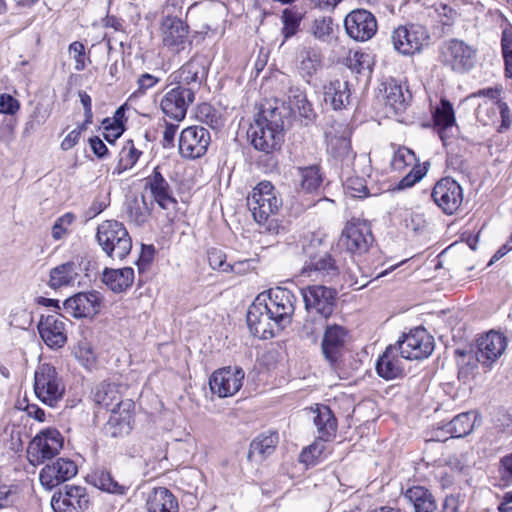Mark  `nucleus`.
Returning a JSON list of instances; mask_svg holds the SVG:
<instances>
[{"label":"nucleus","mask_w":512,"mask_h":512,"mask_svg":"<svg viewBox=\"0 0 512 512\" xmlns=\"http://www.w3.org/2000/svg\"><path fill=\"white\" fill-rule=\"evenodd\" d=\"M247 205L255 221L263 227L265 232L277 235L284 231V227L276 218L282 200L271 182L262 181L254 187L247 197Z\"/></svg>","instance_id":"obj_1"},{"label":"nucleus","mask_w":512,"mask_h":512,"mask_svg":"<svg viewBox=\"0 0 512 512\" xmlns=\"http://www.w3.org/2000/svg\"><path fill=\"white\" fill-rule=\"evenodd\" d=\"M302 251L306 256L302 274L315 276L325 281H331L339 273V266L326 249L323 238L317 233H309L303 238Z\"/></svg>","instance_id":"obj_2"},{"label":"nucleus","mask_w":512,"mask_h":512,"mask_svg":"<svg viewBox=\"0 0 512 512\" xmlns=\"http://www.w3.org/2000/svg\"><path fill=\"white\" fill-rule=\"evenodd\" d=\"M248 137L256 150L271 154L281 148L284 141L283 120L280 113L271 110L263 112L254 123L250 125Z\"/></svg>","instance_id":"obj_3"},{"label":"nucleus","mask_w":512,"mask_h":512,"mask_svg":"<svg viewBox=\"0 0 512 512\" xmlns=\"http://www.w3.org/2000/svg\"><path fill=\"white\" fill-rule=\"evenodd\" d=\"M98 244L112 260H123L132 249V240L125 226L116 220H107L97 228Z\"/></svg>","instance_id":"obj_4"},{"label":"nucleus","mask_w":512,"mask_h":512,"mask_svg":"<svg viewBox=\"0 0 512 512\" xmlns=\"http://www.w3.org/2000/svg\"><path fill=\"white\" fill-rule=\"evenodd\" d=\"M441 64L457 74H464L474 68L477 50L460 39H449L442 43L439 50Z\"/></svg>","instance_id":"obj_5"},{"label":"nucleus","mask_w":512,"mask_h":512,"mask_svg":"<svg viewBox=\"0 0 512 512\" xmlns=\"http://www.w3.org/2000/svg\"><path fill=\"white\" fill-rule=\"evenodd\" d=\"M34 392L42 403L50 407H56L63 399L65 385L55 367L47 363L38 366L34 374Z\"/></svg>","instance_id":"obj_6"},{"label":"nucleus","mask_w":512,"mask_h":512,"mask_svg":"<svg viewBox=\"0 0 512 512\" xmlns=\"http://www.w3.org/2000/svg\"><path fill=\"white\" fill-rule=\"evenodd\" d=\"M163 47L172 55H179L191 49L193 40L190 37V27L177 16H165L159 27Z\"/></svg>","instance_id":"obj_7"},{"label":"nucleus","mask_w":512,"mask_h":512,"mask_svg":"<svg viewBox=\"0 0 512 512\" xmlns=\"http://www.w3.org/2000/svg\"><path fill=\"white\" fill-rule=\"evenodd\" d=\"M64 438L55 428L41 430L29 443L27 457L32 465L54 458L63 448Z\"/></svg>","instance_id":"obj_8"},{"label":"nucleus","mask_w":512,"mask_h":512,"mask_svg":"<svg viewBox=\"0 0 512 512\" xmlns=\"http://www.w3.org/2000/svg\"><path fill=\"white\" fill-rule=\"evenodd\" d=\"M300 292L308 313L315 312L324 319L332 315L336 307L338 295L335 288L313 284L301 288Z\"/></svg>","instance_id":"obj_9"},{"label":"nucleus","mask_w":512,"mask_h":512,"mask_svg":"<svg viewBox=\"0 0 512 512\" xmlns=\"http://www.w3.org/2000/svg\"><path fill=\"white\" fill-rule=\"evenodd\" d=\"M247 325L254 336L260 339H269L279 330L281 324L274 320V316L264 305V294H259L249 306L247 312Z\"/></svg>","instance_id":"obj_10"},{"label":"nucleus","mask_w":512,"mask_h":512,"mask_svg":"<svg viewBox=\"0 0 512 512\" xmlns=\"http://www.w3.org/2000/svg\"><path fill=\"white\" fill-rule=\"evenodd\" d=\"M374 241L370 224L363 219L352 218L342 231L340 244L352 254H363Z\"/></svg>","instance_id":"obj_11"},{"label":"nucleus","mask_w":512,"mask_h":512,"mask_svg":"<svg viewBox=\"0 0 512 512\" xmlns=\"http://www.w3.org/2000/svg\"><path fill=\"white\" fill-rule=\"evenodd\" d=\"M430 36L421 25L399 26L391 35L394 49L403 55H412L427 45Z\"/></svg>","instance_id":"obj_12"},{"label":"nucleus","mask_w":512,"mask_h":512,"mask_svg":"<svg viewBox=\"0 0 512 512\" xmlns=\"http://www.w3.org/2000/svg\"><path fill=\"white\" fill-rule=\"evenodd\" d=\"M211 143L209 131L202 126H189L179 136V153L185 159H197L204 156Z\"/></svg>","instance_id":"obj_13"},{"label":"nucleus","mask_w":512,"mask_h":512,"mask_svg":"<svg viewBox=\"0 0 512 512\" xmlns=\"http://www.w3.org/2000/svg\"><path fill=\"white\" fill-rule=\"evenodd\" d=\"M194 100L193 87L175 86L163 95L160 108L167 117L180 122L185 119L188 107Z\"/></svg>","instance_id":"obj_14"},{"label":"nucleus","mask_w":512,"mask_h":512,"mask_svg":"<svg viewBox=\"0 0 512 512\" xmlns=\"http://www.w3.org/2000/svg\"><path fill=\"white\" fill-rule=\"evenodd\" d=\"M264 294V305L268 308L274 320L281 325L290 322L295 310L296 297L288 289L276 287Z\"/></svg>","instance_id":"obj_15"},{"label":"nucleus","mask_w":512,"mask_h":512,"mask_svg":"<svg viewBox=\"0 0 512 512\" xmlns=\"http://www.w3.org/2000/svg\"><path fill=\"white\" fill-rule=\"evenodd\" d=\"M431 196L435 204L447 215L454 214L463 201L461 186L450 177L440 179L435 184Z\"/></svg>","instance_id":"obj_16"},{"label":"nucleus","mask_w":512,"mask_h":512,"mask_svg":"<svg viewBox=\"0 0 512 512\" xmlns=\"http://www.w3.org/2000/svg\"><path fill=\"white\" fill-rule=\"evenodd\" d=\"M88 506L89 497L82 486L65 485L64 490L54 493L51 499L54 512H83Z\"/></svg>","instance_id":"obj_17"},{"label":"nucleus","mask_w":512,"mask_h":512,"mask_svg":"<svg viewBox=\"0 0 512 512\" xmlns=\"http://www.w3.org/2000/svg\"><path fill=\"white\" fill-rule=\"evenodd\" d=\"M244 376L245 373L240 367H224L211 375L209 386L212 393L220 398L230 397L240 390Z\"/></svg>","instance_id":"obj_18"},{"label":"nucleus","mask_w":512,"mask_h":512,"mask_svg":"<svg viewBox=\"0 0 512 512\" xmlns=\"http://www.w3.org/2000/svg\"><path fill=\"white\" fill-rule=\"evenodd\" d=\"M344 27L347 34L356 41H367L377 31L375 16L365 10L356 9L351 11L344 19Z\"/></svg>","instance_id":"obj_19"},{"label":"nucleus","mask_w":512,"mask_h":512,"mask_svg":"<svg viewBox=\"0 0 512 512\" xmlns=\"http://www.w3.org/2000/svg\"><path fill=\"white\" fill-rule=\"evenodd\" d=\"M102 300L97 291L80 292L63 302V310L74 318L93 317L99 313Z\"/></svg>","instance_id":"obj_20"},{"label":"nucleus","mask_w":512,"mask_h":512,"mask_svg":"<svg viewBox=\"0 0 512 512\" xmlns=\"http://www.w3.org/2000/svg\"><path fill=\"white\" fill-rule=\"evenodd\" d=\"M77 466L68 458H58L55 462L47 464L39 474L41 485L52 490L61 483L70 480L77 474Z\"/></svg>","instance_id":"obj_21"},{"label":"nucleus","mask_w":512,"mask_h":512,"mask_svg":"<svg viewBox=\"0 0 512 512\" xmlns=\"http://www.w3.org/2000/svg\"><path fill=\"white\" fill-rule=\"evenodd\" d=\"M435 348V342L432 335L427 330L418 326L409 331L407 334H403L395 344H390L386 347L384 352H394L399 350L400 352H408V350H418L419 352H433Z\"/></svg>","instance_id":"obj_22"},{"label":"nucleus","mask_w":512,"mask_h":512,"mask_svg":"<svg viewBox=\"0 0 512 512\" xmlns=\"http://www.w3.org/2000/svg\"><path fill=\"white\" fill-rule=\"evenodd\" d=\"M476 118L484 126L495 124L501 119L499 132L507 130L511 126L510 109L508 105L500 100L485 99L478 104Z\"/></svg>","instance_id":"obj_23"},{"label":"nucleus","mask_w":512,"mask_h":512,"mask_svg":"<svg viewBox=\"0 0 512 512\" xmlns=\"http://www.w3.org/2000/svg\"><path fill=\"white\" fill-rule=\"evenodd\" d=\"M145 188L150 191L153 200L164 210H175L177 200L173 196V190L168 181L160 172V167L153 169L145 179Z\"/></svg>","instance_id":"obj_24"},{"label":"nucleus","mask_w":512,"mask_h":512,"mask_svg":"<svg viewBox=\"0 0 512 512\" xmlns=\"http://www.w3.org/2000/svg\"><path fill=\"white\" fill-rule=\"evenodd\" d=\"M64 316L61 314L42 317L38 324L39 334L50 349H60L67 341Z\"/></svg>","instance_id":"obj_25"},{"label":"nucleus","mask_w":512,"mask_h":512,"mask_svg":"<svg viewBox=\"0 0 512 512\" xmlns=\"http://www.w3.org/2000/svg\"><path fill=\"white\" fill-rule=\"evenodd\" d=\"M431 354H381L376 361L377 374L386 380H393L404 375L403 360H423Z\"/></svg>","instance_id":"obj_26"},{"label":"nucleus","mask_w":512,"mask_h":512,"mask_svg":"<svg viewBox=\"0 0 512 512\" xmlns=\"http://www.w3.org/2000/svg\"><path fill=\"white\" fill-rule=\"evenodd\" d=\"M206 69L203 61L197 57H192L188 62L182 65L177 71L169 76L170 85L184 87H199L205 79Z\"/></svg>","instance_id":"obj_27"},{"label":"nucleus","mask_w":512,"mask_h":512,"mask_svg":"<svg viewBox=\"0 0 512 512\" xmlns=\"http://www.w3.org/2000/svg\"><path fill=\"white\" fill-rule=\"evenodd\" d=\"M339 127V135L331 132L326 135L328 139L327 151L333 158L349 166L355 158L350 141L351 131L346 125H339Z\"/></svg>","instance_id":"obj_28"},{"label":"nucleus","mask_w":512,"mask_h":512,"mask_svg":"<svg viewBox=\"0 0 512 512\" xmlns=\"http://www.w3.org/2000/svg\"><path fill=\"white\" fill-rule=\"evenodd\" d=\"M285 103L291 114L298 116L305 126L310 125L316 119L312 104L308 101L305 91L300 87H289Z\"/></svg>","instance_id":"obj_29"},{"label":"nucleus","mask_w":512,"mask_h":512,"mask_svg":"<svg viewBox=\"0 0 512 512\" xmlns=\"http://www.w3.org/2000/svg\"><path fill=\"white\" fill-rule=\"evenodd\" d=\"M298 70L307 82L322 68V54L315 46H303L297 55Z\"/></svg>","instance_id":"obj_30"},{"label":"nucleus","mask_w":512,"mask_h":512,"mask_svg":"<svg viewBox=\"0 0 512 512\" xmlns=\"http://www.w3.org/2000/svg\"><path fill=\"white\" fill-rule=\"evenodd\" d=\"M147 512H179L176 496L165 487L154 488L146 502Z\"/></svg>","instance_id":"obj_31"},{"label":"nucleus","mask_w":512,"mask_h":512,"mask_svg":"<svg viewBox=\"0 0 512 512\" xmlns=\"http://www.w3.org/2000/svg\"><path fill=\"white\" fill-rule=\"evenodd\" d=\"M278 441L279 436L276 431H265L260 433L250 443L248 458L255 461L264 460L274 452Z\"/></svg>","instance_id":"obj_32"},{"label":"nucleus","mask_w":512,"mask_h":512,"mask_svg":"<svg viewBox=\"0 0 512 512\" xmlns=\"http://www.w3.org/2000/svg\"><path fill=\"white\" fill-rule=\"evenodd\" d=\"M403 495L413 506L414 512H438L434 495L423 486H412Z\"/></svg>","instance_id":"obj_33"},{"label":"nucleus","mask_w":512,"mask_h":512,"mask_svg":"<svg viewBox=\"0 0 512 512\" xmlns=\"http://www.w3.org/2000/svg\"><path fill=\"white\" fill-rule=\"evenodd\" d=\"M313 422L317 428L318 439L329 441L335 437L337 419L331 409L326 405L317 406L314 411Z\"/></svg>","instance_id":"obj_34"},{"label":"nucleus","mask_w":512,"mask_h":512,"mask_svg":"<svg viewBox=\"0 0 512 512\" xmlns=\"http://www.w3.org/2000/svg\"><path fill=\"white\" fill-rule=\"evenodd\" d=\"M480 418V414L476 410L463 412L456 415L451 421L444 423V429L454 438H463L473 431Z\"/></svg>","instance_id":"obj_35"},{"label":"nucleus","mask_w":512,"mask_h":512,"mask_svg":"<svg viewBox=\"0 0 512 512\" xmlns=\"http://www.w3.org/2000/svg\"><path fill=\"white\" fill-rule=\"evenodd\" d=\"M102 281L115 293L126 291L134 282V270L131 267L120 269L105 268Z\"/></svg>","instance_id":"obj_36"},{"label":"nucleus","mask_w":512,"mask_h":512,"mask_svg":"<svg viewBox=\"0 0 512 512\" xmlns=\"http://www.w3.org/2000/svg\"><path fill=\"white\" fill-rule=\"evenodd\" d=\"M132 418V414L128 409L120 411L112 408L111 415L103 427V433L111 438L128 435L132 429Z\"/></svg>","instance_id":"obj_37"},{"label":"nucleus","mask_w":512,"mask_h":512,"mask_svg":"<svg viewBox=\"0 0 512 512\" xmlns=\"http://www.w3.org/2000/svg\"><path fill=\"white\" fill-rule=\"evenodd\" d=\"M386 105L396 114L402 113L411 100V94L397 80L390 79L385 84Z\"/></svg>","instance_id":"obj_38"},{"label":"nucleus","mask_w":512,"mask_h":512,"mask_svg":"<svg viewBox=\"0 0 512 512\" xmlns=\"http://www.w3.org/2000/svg\"><path fill=\"white\" fill-rule=\"evenodd\" d=\"M79 266L74 262L58 265L50 270L48 286L54 290L71 286L77 280Z\"/></svg>","instance_id":"obj_39"},{"label":"nucleus","mask_w":512,"mask_h":512,"mask_svg":"<svg viewBox=\"0 0 512 512\" xmlns=\"http://www.w3.org/2000/svg\"><path fill=\"white\" fill-rule=\"evenodd\" d=\"M350 89L347 81L333 80L324 86V100L329 102L333 109L340 110L350 103Z\"/></svg>","instance_id":"obj_40"},{"label":"nucleus","mask_w":512,"mask_h":512,"mask_svg":"<svg viewBox=\"0 0 512 512\" xmlns=\"http://www.w3.org/2000/svg\"><path fill=\"white\" fill-rule=\"evenodd\" d=\"M349 340L350 335L346 328L337 324L328 325L323 333L321 342L322 352L343 349Z\"/></svg>","instance_id":"obj_41"},{"label":"nucleus","mask_w":512,"mask_h":512,"mask_svg":"<svg viewBox=\"0 0 512 512\" xmlns=\"http://www.w3.org/2000/svg\"><path fill=\"white\" fill-rule=\"evenodd\" d=\"M433 119L441 140L445 141L448 137V129L455 125V114L452 104L448 100L442 99L440 105L435 109Z\"/></svg>","instance_id":"obj_42"},{"label":"nucleus","mask_w":512,"mask_h":512,"mask_svg":"<svg viewBox=\"0 0 512 512\" xmlns=\"http://www.w3.org/2000/svg\"><path fill=\"white\" fill-rule=\"evenodd\" d=\"M91 478L95 487L107 493L126 495L130 488L129 484L116 481L107 470H97L92 474Z\"/></svg>","instance_id":"obj_43"},{"label":"nucleus","mask_w":512,"mask_h":512,"mask_svg":"<svg viewBox=\"0 0 512 512\" xmlns=\"http://www.w3.org/2000/svg\"><path fill=\"white\" fill-rule=\"evenodd\" d=\"M93 400L98 405L111 410L112 408L116 409V407L117 410H120V407L123 405L116 386L111 383L103 382L98 385L93 394Z\"/></svg>","instance_id":"obj_44"},{"label":"nucleus","mask_w":512,"mask_h":512,"mask_svg":"<svg viewBox=\"0 0 512 512\" xmlns=\"http://www.w3.org/2000/svg\"><path fill=\"white\" fill-rule=\"evenodd\" d=\"M478 352L500 353L507 347L506 336L496 330H490L476 340Z\"/></svg>","instance_id":"obj_45"},{"label":"nucleus","mask_w":512,"mask_h":512,"mask_svg":"<svg viewBox=\"0 0 512 512\" xmlns=\"http://www.w3.org/2000/svg\"><path fill=\"white\" fill-rule=\"evenodd\" d=\"M302 18H303V15L296 10L286 8L282 11V15H281V22L283 25L281 28V35L283 36L282 44L298 33V31L300 29V24H301Z\"/></svg>","instance_id":"obj_46"},{"label":"nucleus","mask_w":512,"mask_h":512,"mask_svg":"<svg viewBox=\"0 0 512 512\" xmlns=\"http://www.w3.org/2000/svg\"><path fill=\"white\" fill-rule=\"evenodd\" d=\"M141 155L142 151L135 148L132 140L126 141L119 152L118 164L115 171L118 174H121L122 172L133 168Z\"/></svg>","instance_id":"obj_47"},{"label":"nucleus","mask_w":512,"mask_h":512,"mask_svg":"<svg viewBox=\"0 0 512 512\" xmlns=\"http://www.w3.org/2000/svg\"><path fill=\"white\" fill-rule=\"evenodd\" d=\"M479 354H457L458 376L466 381L476 375L479 368Z\"/></svg>","instance_id":"obj_48"},{"label":"nucleus","mask_w":512,"mask_h":512,"mask_svg":"<svg viewBox=\"0 0 512 512\" xmlns=\"http://www.w3.org/2000/svg\"><path fill=\"white\" fill-rule=\"evenodd\" d=\"M298 173L301 187L307 192L315 191L322 183V176L319 167L316 165L300 167L298 168Z\"/></svg>","instance_id":"obj_49"},{"label":"nucleus","mask_w":512,"mask_h":512,"mask_svg":"<svg viewBox=\"0 0 512 512\" xmlns=\"http://www.w3.org/2000/svg\"><path fill=\"white\" fill-rule=\"evenodd\" d=\"M334 30L335 25L331 17L317 18L311 26L313 36L322 42H329L334 34Z\"/></svg>","instance_id":"obj_50"},{"label":"nucleus","mask_w":512,"mask_h":512,"mask_svg":"<svg viewBox=\"0 0 512 512\" xmlns=\"http://www.w3.org/2000/svg\"><path fill=\"white\" fill-rule=\"evenodd\" d=\"M326 441L318 440L303 449L299 456L300 462L309 465H315L322 457V454L326 448Z\"/></svg>","instance_id":"obj_51"},{"label":"nucleus","mask_w":512,"mask_h":512,"mask_svg":"<svg viewBox=\"0 0 512 512\" xmlns=\"http://www.w3.org/2000/svg\"><path fill=\"white\" fill-rule=\"evenodd\" d=\"M208 262L212 269H219L224 272L228 271H236L237 265H242L244 262H239L237 264H228L226 263V255L219 249L212 248L208 251Z\"/></svg>","instance_id":"obj_52"},{"label":"nucleus","mask_w":512,"mask_h":512,"mask_svg":"<svg viewBox=\"0 0 512 512\" xmlns=\"http://www.w3.org/2000/svg\"><path fill=\"white\" fill-rule=\"evenodd\" d=\"M199 118L213 129H218L224 125V120L221 115L209 104L200 106Z\"/></svg>","instance_id":"obj_53"},{"label":"nucleus","mask_w":512,"mask_h":512,"mask_svg":"<svg viewBox=\"0 0 512 512\" xmlns=\"http://www.w3.org/2000/svg\"><path fill=\"white\" fill-rule=\"evenodd\" d=\"M415 160L414 152L406 147H402L394 153L391 167L394 171H402L406 166L412 165Z\"/></svg>","instance_id":"obj_54"},{"label":"nucleus","mask_w":512,"mask_h":512,"mask_svg":"<svg viewBox=\"0 0 512 512\" xmlns=\"http://www.w3.org/2000/svg\"><path fill=\"white\" fill-rule=\"evenodd\" d=\"M323 330V323L321 320L306 319L300 330V335L303 339L311 343H316Z\"/></svg>","instance_id":"obj_55"},{"label":"nucleus","mask_w":512,"mask_h":512,"mask_svg":"<svg viewBox=\"0 0 512 512\" xmlns=\"http://www.w3.org/2000/svg\"><path fill=\"white\" fill-rule=\"evenodd\" d=\"M345 191L348 195L355 198H362L368 194V190L363 178H347L344 183Z\"/></svg>","instance_id":"obj_56"},{"label":"nucleus","mask_w":512,"mask_h":512,"mask_svg":"<svg viewBox=\"0 0 512 512\" xmlns=\"http://www.w3.org/2000/svg\"><path fill=\"white\" fill-rule=\"evenodd\" d=\"M498 472L502 486L512 485V453L501 457Z\"/></svg>","instance_id":"obj_57"},{"label":"nucleus","mask_w":512,"mask_h":512,"mask_svg":"<svg viewBox=\"0 0 512 512\" xmlns=\"http://www.w3.org/2000/svg\"><path fill=\"white\" fill-rule=\"evenodd\" d=\"M69 55L75 60V70L83 71L86 67L85 63V46L79 41H74L69 45Z\"/></svg>","instance_id":"obj_58"},{"label":"nucleus","mask_w":512,"mask_h":512,"mask_svg":"<svg viewBox=\"0 0 512 512\" xmlns=\"http://www.w3.org/2000/svg\"><path fill=\"white\" fill-rule=\"evenodd\" d=\"M425 173V168H421L420 165H415L411 171L399 181L397 188L405 189L412 187L416 182L423 178Z\"/></svg>","instance_id":"obj_59"},{"label":"nucleus","mask_w":512,"mask_h":512,"mask_svg":"<svg viewBox=\"0 0 512 512\" xmlns=\"http://www.w3.org/2000/svg\"><path fill=\"white\" fill-rule=\"evenodd\" d=\"M102 125L105 130L104 138L110 143H113V141L120 137L124 131L122 123L117 120L111 121L107 118L102 122Z\"/></svg>","instance_id":"obj_60"},{"label":"nucleus","mask_w":512,"mask_h":512,"mask_svg":"<svg viewBox=\"0 0 512 512\" xmlns=\"http://www.w3.org/2000/svg\"><path fill=\"white\" fill-rule=\"evenodd\" d=\"M128 215L132 222L141 226L149 219L150 213L147 208H141L136 202L128 208Z\"/></svg>","instance_id":"obj_61"},{"label":"nucleus","mask_w":512,"mask_h":512,"mask_svg":"<svg viewBox=\"0 0 512 512\" xmlns=\"http://www.w3.org/2000/svg\"><path fill=\"white\" fill-rule=\"evenodd\" d=\"M87 126L88 124L82 123L77 126V128L68 133L61 142V149L64 151L72 149L79 142L81 133L87 129Z\"/></svg>","instance_id":"obj_62"},{"label":"nucleus","mask_w":512,"mask_h":512,"mask_svg":"<svg viewBox=\"0 0 512 512\" xmlns=\"http://www.w3.org/2000/svg\"><path fill=\"white\" fill-rule=\"evenodd\" d=\"M16 497V486L0 484V509L12 506Z\"/></svg>","instance_id":"obj_63"},{"label":"nucleus","mask_w":512,"mask_h":512,"mask_svg":"<svg viewBox=\"0 0 512 512\" xmlns=\"http://www.w3.org/2000/svg\"><path fill=\"white\" fill-rule=\"evenodd\" d=\"M20 108L18 100L9 94L0 95V113L14 115Z\"/></svg>","instance_id":"obj_64"}]
</instances>
